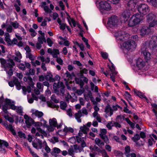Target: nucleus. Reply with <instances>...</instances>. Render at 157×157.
I'll use <instances>...</instances> for the list:
<instances>
[{"label": "nucleus", "mask_w": 157, "mask_h": 157, "mask_svg": "<svg viewBox=\"0 0 157 157\" xmlns=\"http://www.w3.org/2000/svg\"><path fill=\"white\" fill-rule=\"evenodd\" d=\"M94 117L99 122H101V119L100 116L98 112H94L93 114Z\"/></svg>", "instance_id": "obj_39"}, {"label": "nucleus", "mask_w": 157, "mask_h": 157, "mask_svg": "<svg viewBox=\"0 0 157 157\" xmlns=\"http://www.w3.org/2000/svg\"><path fill=\"white\" fill-rule=\"evenodd\" d=\"M119 23V20L117 17L116 16H112L109 17L107 23V28L113 33V34L115 32H118L121 31H114V30L116 29Z\"/></svg>", "instance_id": "obj_3"}, {"label": "nucleus", "mask_w": 157, "mask_h": 157, "mask_svg": "<svg viewBox=\"0 0 157 157\" xmlns=\"http://www.w3.org/2000/svg\"><path fill=\"white\" fill-rule=\"evenodd\" d=\"M43 145L45 146V150L48 153L50 152L51 149L47 145L46 142L45 141H44L43 142Z\"/></svg>", "instance_id": "obj_54"}, {"label": "nucleus", "mask_w": 157, "mask_h": 157, "mask_svg": "<svg viewBox=\"0 0 157 157\" xmlns=\"http://www.w3.org/2000/svg\"><path fill=\"white\" fill-rule=\"evenodd\" d=\"M15 54L16 56L15 57V60L17 62H20V59L22 58L21 53L17 51L16 52Z\"/></svg>", "instance_id": "obj_37"}, {"label": "nucleus", "mask_w": 157, "mask_h": 157, "mask_svg": "<svg viewBox=\"0 0 157 157\" xmlns=\"http://www.w3.org/2000/svg\"><path fill=\"white\" fill-rule=\"evenodd\" d=\"M88 71V70L85 68L83 69H80L79 73V76L80 77L82 78L83 77V76H84L83 74H87Z\"/></svg>", "instance_id": "obj_36"}, {"label": "nucleus", "mask_w": 157, "mask_h": 157, "mask_svg": "<svg viewBox=\"0 0 157 157\" xmlns=\"http://www.w3.org/2000/svg\"><path fill=\"white\" fill-rule=\"evenodd\" d=\"M5 41L9 44L11 43V40L10 38V35L9 33H6L5 34Z\"/></svg>", "instance_id": "obj_41"}, {"label": "nucleus", "mask_w": 157, "mask_h": 157, "mask_svg": "<svg viewBox=\"0 0 157 157\" xmlns=\"http://www.w3.org/2000/svg\"><path fill=\"white\" fill-rule=\"evenodd\" d=\"M23 93L25 95L26 94L27 92L30 93L31 91V88L29 86H27L26 87L25 86L22 87Z\"/></svg>", "instance_id": "obj_32"}, {"label": "nucleus", "mask_w": 157, "mask_h": 157, "mask_svg": "<svg viewBox=\"0 0 157 157\" xmlns=\"http://www.w3.org/2000/svg\"><path fill=\"white\" fill-rule=\"evenodd\" d=\"M130 150V147L129 146H126L125 147L124 154L127 157H130L129 152Z\"/></svg>", "instance_id": "obj_40"}, {"label": "nucleus", "mask_w": 157, "mask_h": 157, "mask_svg": "<svg viewBox=\"0 0 157 157\" xmlns=\"http://www.w3.org/2000/svg\"><path fill=\"white\" fill-rule=\"evenodd\" d=\"M116 119V121L119 122H123V120H125L128 124H129L131 122L128 118H125L123 116H117Z\"/></svg>", "instance_id": "obj_24"}, {"label": "nucleus", "mask_w": 157, "mask_h": 157, "mask_svg": "<svg viewBox=\"0 0 157 157\" xmlns=\"http://www.w3.org/2000/svg\"><path fill=\"white\" fill-rule=\"evenodd\" d=\"M14 84L16 86L17 89V90H20L21 89V86L20 82L18 81L17 80H14Z\"/></svg>", "instance_id": "obj_50"}, {"label": "nucleus", "mask_w": 157, "mask_h": 157, "mask_svg": "<svg viewBox=\"0 0 157 157\" xmlns=\"http://www.w3.org/2000/svg\"><path fill=\"white\" fill-rule=\"evenodd\" d=\"M122 15L124 21H127L131 15V13L129 11L126 10L123 12Z\"/></svg>", "instance_id": "obj_27"}, {"label": "nucleus", "mask_w": 157, "mask_h": 157, "mask_svg": "<svg viewBox=\"0 0 157 157\" xmlns=\"http://www.w3.org/2000/svg\"><path fill=\"white\" fill-rule=\"evenodd\" d=\"M56 133L57 134L61 136H63L66 135V133L64 128L63 130H59Z\"/></svg>", "instance_id": "obj_45"}, {"label": "nucleus", "mask_w": 157, "mask_h": 157, "mask_svg": "<svg viewBox=\"0 0 157 157\" xmlns=\"http://www.w3.org/2000/svg\"><path fill=\"white\" fill-rule=\"evenodd\" d=\"M143 20V17L139 13L133 15L129 20L128 25L130 27H132L139 24Z\"/></svg>", "instance_id": "obj_5"}, {"label": "nucleus", "mask_w": 157, "mask_h": 157, "mask_svg": "<svg viewBox=\"0 0 157 157\" xmlns=\"http://www.w3.org/2000/svg\"><path fill=\"white\" fill-rule=\"evenodd\" d=\"M130 39L131 41H134L135 43V41H136L138 40V36L137 35H134L132 36L131 37L130 36Z\"/></svg>", "instance_id": "obj_60"}, {"label": "nucleus", "mask_w": 157, "mask_h": 157, "mask_svg": "<svg viewBox=\"0 0 157 157\" xmlns=\"http://www.w3.org/2000/svg\"><path fill=\"white\" fill-rule=\"evenodd\" d=\"M4 126L6 128L10 131L12 133L13 135H16V132L15 130L13 128V126L11 124L8 125L7 123H6Z\"/></svg>", "instance_id": "obj_26"}, {"label": "nucleus", "mask_w": 157, "mask_h": 157, "mask_svg": "<svg viewBox=\"0 0 157 157\" xmlns=\"http://www.w3.org/2000/svg\"><path fill=\"white\" fill-rule=\"evenodd\" d=\"M31 112L32 113L33 117L34 116L37 117L38 118H41L44 115L43 113L41 111H39L37 110L34 109H32L31 110ZM41 119H40V120Z\"/></svg>", "instance_id": "obj_18"}, {"label": "nucleus", "mask_w": 157, "mask_h": 157, "mask_svg": "<svg viewBox=\"0 0 157 157\" xmlns=\"http://www.w3.org/2000/svg\"><path fill=\"white\" fill-rule=\"evenodd\" d=\"M146 17L147 21L149 23V28L156 27L157 26V15L150 13Z\"/></svg>", "instance_id": "obj_6"}, {"label": "nucleus", "mask_w": 157, "mask_h": 157, "mask_svg": "<svg viewBox=\"0 0 157 157\" xmlns=\"http://www.w3.org/2000/svg\"><path fill=\"white\" fill-rule=\"evenodd\" d=\"M116 39L120 41V48L124 53H126L129 51L134 50L136 45L133 41H131L130 39V35L124 32L120 31L115 32L114 34Z\"/></svg>", "instance_id": "obj_1"}, {"label": "nucleus", "mask_w": 157, "mask_h": 157, "mask_svg": "<svg viewBox=\"0 0 157 157\" xmlns=\"http://www.w3.org/2000/svg\"><path fill=\"white\" fill-rule=\"evenodd\" d=\"M65 98L67 101H70L72 102H74L75 101L77 100L76 99H72L71 98V96L68 93H67ZM76 99H77V98H76Z\"/></svg>", "instance_id": "obj_38"}, {"label": "nucleus", "mask_w": 157, "mask_h": 157, "mask_svg": "<svg viewBox=\"0 0 157 157\" xmlns=\"http://www.w3.org/2000/svg\"><path fill=\"white\" fill-rule=\"evenodd\" d=\"M91 85V89L92 90H94L96 92L98 93V88L97 86H95L92 82H90Z\"/></svg>", "instance_id": "obj_46"}, {"label": "nucleus", "mask_w": 157, "mask_h": 157, "mask_svg": "<svg viewBox=\"0 0 157 157\" xmlns=\"http://www.w3.org/2000/svg\"><path fill=\"white\" fill-rule=\"evenodd\" d=\"M150 31V29L148 27L146 26H143L140 29V35L142 36L147 35Z\"/></svg>", "instance_id": "obj_20"}, {"label": "nucleus", "mask_w": 157, "mask_h": 157, "mask_svg": "<svg viewBox=\"0 0 157 157\" xmlns=\"http://www.w3.org/2000/svg\"><path fill=\"white\" fill-rule=\"evenodd\" d=\"M68 21L69 24L71 26V23L73 24L74 27H75L76 26V22L75 20L72 18H70V19H68Z\"/></svg>", "instance_id": "obj_56"}, {"label": "nucleus", "mask_w": 157, "mask_h": 157, "mask_svg": "<svg viewBox=\"0 0 157 157\" xmlns=\"http://www.w3.org/2000/svg\"><path fill=\"white\" fill-rule=\"evenodd\" d=\"M36 142H33L32 143L33 147L37 149H40L42 147L43 143L39 139H36Z\"/></svg>", "instance_id": "obj_14"}, {"label": "nucleus", "mask_w": 157, "mask_h": 157, "mask_svg": "<svg viewBox=\"0 0 157 157\" xmlns=\"http://www.w3.org/2000/svg\"><path fill=\"white\" fill-rule=\"evenodd\" d=\"M84 89H79L76 90L75 93H77L78 95H81L84 92Z\"/></svg>", "instance_id": "obj_64"}, {"label": "nucleus", "mask_w": 157, "mask_h": 157, "mask_svg": "<svg viewBox=\"0 0 157 157\" xmlns=\"http://www.w3.org/2000/svg\"><path fill=\"white\" fill-rule=\"evenodd\" d=\"M82 116V114L81 111H79L78 113H75V117L78 122L80 123L81 122V120L80 118Z\"/></svg>", "instance_id": "obj_29"}, {"label": "nucleus", "mask_w": 157, "mask_h": 157, "mask_svg": "<svg viewBox=\"0 0 157 157\" xmlns=\"http://www.w3.org/2000/svg\"><path fill=\"white\" fill-rule=\"evenodd\" d=\"M74 151L72 148H70L68 150V153L69 155L72 156V157H75L74 156Z\"/></svg>", "instance_id": "obj_63"}, {"label": "nucleus", "mask_w": 157, "mask_h": 157, "mask_svg": "<svg viewBox=\"0 0 157 157\" xmlns=\"http://www.w3.org/2000/svg\"><path fill=\"white\" fill-rule=\"evenodd\" d=\"M106 126L109 129H111L112 128V127L113 126V121L108 122Z\"/></svg>", "instance_id": "obj_61"}, {"label": "nucleus", "mask_w": 157, "mask_h": 157, "mask_svg": "<svg viewBox=\"0 0 157 157\" xmlns=\"http://www.w3.org/2000/svg\"><path fill=\"white\" fill-rule=\"evenodd\" d=\"M141 53L143 54L144 58L146 61L150 60L151 58V53L148 52L146 48L144 47L142 48Z\"/></svg>", "instance_id": "obj_13"}, {"label": "nucleus", "mask_w": 157, "mask_h": 157, "mask_svg": "<svg viewBox=\"0 0 157 157\" xmlns=\"http://www.w3.org/2000/svg\"><path fill=\"white\" fill-rule=\"evenodd\" d=\"M64 76L67 78H64V80L66 81V83H67L68 81L71 79V74L68 71H67L66 73L65 74Z\"/></svg>", "instance_id": "obj_42"}, {"label": "nucleus", "mask_w": 157, "mask_h": 157, "mask_svg": "<svg viewBox=\"0 0 157 157\" xmlns=\"http://www.w3.org/2000/svg\"><path fill=\"white\" fill-rule=\"evenodd\" d=\"M33 121L32 119L30 118L27 120H25V122L27 125L30 126L33 123Z\"/></svg>", "instance_id": "obj_51"}, {"label": "nucleus", "mask_w": 157, "mask_h": 157, "mask_svg": "<svg viewBox=\"0 0 157 157\" xmlns=\"http://www.w3.org/2000/svg\"><path fill=\"white\" fill-rule=\"evenodd\" d=\"M10 24L15 29H17L19 26L18 23L16 21L11 22Z\"/></svg>", "instance_id": "obj_55"}, {"label": "nucleus", "mask_w": 157, "mask_h": 157, "mask_svg": "<svg viewBox=\"0 0 157 157\" xmlns=\"http://www.w3.org/2000/svg\"><path fill=\"white\" fill-rule=\"evenodd\" d=\"M8 145V143L7 142L0 140V153H2L5 152V149L2 147L3 146L7 147Z\"/></svg>", "instance_id": "obj_23"}, {"label": "nucleus", "mask_w": 157, "mask_h": 157, "mask_svg": "<svg viewBox=\"0 0 157 157\" xmlns=\"http://www.w3.org/2000/svg\"><path fill=\"white\" fill-rule=\"evenodd\" d=\"M140 139V137L139 134H136L132 138V140L135 142H136Z\"/></svg>", "instance_id": "obj_62"}, {"label": "nucleus", "mask_w": 157, "mask_h": 157, "mask_svg": "<svg viewBox=\"0 0 157 157\" xmlns=\"http://www.w3.org/2000/svg\"><path fill=\"white\" fill-rule=\"evenodd\" d=\"M0 62L1 64L2 67L4 68V70H6L7 68L8 67V66H9V64H7L8 63H14V62L12 59H9L6 61L5 59L3 58H0Z\"/></svg>", "instance_id": "obj_12"}, {"label": "nucleus", "mask_w": 157, "mask_h": 157, "mask_svg": "<svg viewBox=\"0 0 157 157\" xmlns=\"http://www.w3.org/2000/svg\"><path fill=\"white\" fill-rule=\"evenodd\" d=\"M149 45L152 48L155 50H157V37L155 36H153L151 38L149 43Z\"/></svg>", "instance_id": "obj_15"}, {"label": "nucleus", "mask_w": 157, "mask_h": 157, "mask_svg": "<svg viewBox=\"0 0 157 157\" xmlns=\"http://www.w3.org/2000/svg\"><path fill=\"white\" fill-rule=\"evenodd\" d=\"M60 151L61 150L59 148L55 147L53 148V151L51 152V154L55 156H56L57 154L60 153Z\"/></svg>", "instance_id": "obj_33"}, {"label": "nucleus", "mask_w": 157, "mask_h": 157, "mask_svg": "<svg viewBox=\"0 0 157 157\" xmlns=\"http://www.w3.org/2000/svg\"><path fill=\"white\" fill-rule=\"evenodd\" d=\"M125 97L128 101L129 100H131L132 98L131 94L127 91H126L125 93Z\"/></svg>", "instance_id": "obj_53"}, {"label": "nucleus", "mask_w": 157, "mask_h": 157, "mask_svg": "<svg viewBox=\"0 0 157 157\" xmlns=\"http://www.w3.org/2000/svg\"><path fill=\"white\" fill-rule=\"evenodd\" d=\"M40 121L41 122H43V126L46 127L47 128L48 132H50L54 131V127L53 126L51 125L49 126L46 124L47 122L43 119V118L41 119L40 120Z\"/></svg>", "instance_id": "obj_21"}, {"label": "nucleus", "mask_w": 157, "mask_h": 157, "mask_svg": "<svg viewBox=\"0 0 157 157\" xmlns=\"http://www.w3.org/2000/svg\"><path fill=\"white\" fill-rule=\"evenodd\" d=\"M112 65L111 67L109 66V67L112 73H111L114 74L115 75H117V72H116L115 70V67H114V65L112 63H111Z\"/></svg>", "instance_id": "obj_49"}, {"label": "nucleus", "mask_w": 157, "mask_h": 157, "mask_svg": "<svg viewBox=\"0 0 157 157\" xmlns=\"http://www.w3.org/2000/svg\"><path fill=\"white\" fill-rule=\"evenodd\" d=\"M105 112L107 113H109L110 116H111L113 113V110L111 107L109 105L106 106Z\"/></svg>", "instance_id": "obj_30"}, {"label": "nucleus", "mask_w": 157, "mask_h": 157, "mask_svg": "<svg viewBox=\"0 0 157 157\" xmlns=\"http://www.w3.org/2000/svg\"><path fill=\"white\" fill-rule=\"evenodd\" d=\"M134 94L135 95L138 96L139 97H140L141 98H144L147 101V102H148V100L147 98L145 96V95L143 93L136 90V89H134Z\"/></svg>", "instance_id": "obj_25"}, {"label": "nucleus", "mask_w": 157, "mask_h": 157, "mask_svg": "<svg viewBox=\"0 0 157 157\" xmlns=\"http://www.w3.org/2000/svg\"><path fill=\"white\" fill-rule=\"evenodd\" d=\"M31 132L32 133H35V136L40 137L43 139L44 136H47V133L45 131L42 129L40 127H36V128L33 127L32 128Z\"/></svg>", "instance_id": "obj_7"}, {"label": "nucleus", "mask_w": 157, "mask_h": 157, "mask_svg": "<svg viewBox=\"0 0 157 157\" xmlns=\"http://www.w3.org/2000/svg\"><path fill=\"white\" fill-rule=\"evenodd\" d=\"M29 32L30 33L31 36L33 37L35 36L37 34L35 31L32 28H30L29 29Z\"/></svg>", "instance_id": "obj_52"}, {"label": "nucleus", "mask_w": 157, "mask_h": 157, "mask_svg": "<svg viewBox=\"0 0 157 157\" xmlns=\"http://www.w3.org/2000/svg\"><path fill=\"white\" fill-rule=\"evenodd\" d=\"M107 133V131L106 129H101L100 130V133L99 134V136L101 138L106 136V135Z\"/></svg>", "instance_id": "obj_44"}, {"label": "nucleus", "mask_w": 157, "mask_h": 157, "mask_svg": "<svg viewBox=\"0 0 157 157\" xmlns=\"http://www.w3.org/2000/svg\"><path fill=\"white\" fill-rule=\"evenodd\" d=\"M80 129V130L79 131L78 133L79 136H82V133H84L85 134V137H86V135L89 130V128L86 126L84 125L83 126L81 127Z\"/></svg>", "instance_id": "obj_22"}, {"label": "nucleus", "mask_w": 157, "mask_h": 157, "mask_svg": "<svg viewBox=\"0 0 157 157\" xmlns=\"http://www.w3.org/2000/svg\"><path fill=\"white\" fill-rule=\"evenodd\" d=\"M57 21L58 23L60 25V28L62 30H64L65 29L67 26L66 24L65 23H62L61 20L59 18H58L57 19Z\"/></svg>", "instance_id": "obj_34"}, {"label": "nucleus", "mask_w": 157, "mask_h": 157, "mask_svg": "<svg viewBox=\"0 0 157 157\" xmlns=\"http://www.w3.org/2000/svg\"><path fill=\"white\" fill-rule=\"evenodd\" d=\"M96 6L102 14H106L112 9L110 4L107 2L97 1Z\"/></svg>", "instance_id": "obj_4"}, {"label": "nucleus", "mask_w": 157, "mask_h": 157, "mask_svg": "<svg viewBox=\"0 0 157 157\" xmlns=\"http://www.w3.org/2000/svg\"><path fill=\"white\" fill-rule=\"evenodd\" d=\"M45 76L46 80L51 82H54L55 81L54 79L52 77V75L50 72H48L47 75Z\"/></svg>", "instance_id": "obj_28"}, {"label": "nucleus", "mask_w": 157, "mask_h": 157, "mask_svg": "<svg viewBox=\"0 0 157 157\" xmlns=\"http://www.w3.org/2000/svg\"><path fill=\"white\" fill-rule=\"evenodd\" d=\"M60 108L63 109H65L67 106V104L65 102L61 101L60 102Z\"/></svg>", "instance_id": "obj_57"}, {"label": "nucleus", "mask_w": 157, "mask_h": 157, "mask_svg": "<svg viewBox=\"0 0 157 157\" xmlns=\"http://www.w3.org/2000/svg\"><path fill=\"white\" fill-rule=\"evenodd\" d=\"M38 42L43 44V42H46V40L44 36H40L38 38Z\"/></svg>", "instance_id": "obj_48"}, {"label": "nucleus", "mask_w": 157, "mask_h": 157, "mask_svg": "<svg viewBox=\"0 0 157 157\" xmlns=\"http://www.w3.org/2000/svg\"><path fill=\"white\" fill-rule=\"evenodd\" d=\"M137 10L139 13L145 15L149 12L148 6L146 4H140L138 5Z\"/></svg>", "instance_id": "obj_8"}, {"label": "nucleus", "mask_w": 157, "mask_h": 157, "mask_svg": "<svg viewBox=\"0 0 157 157\" xmlns=\"http://www.w3.org/2000/svg\"><path fill=\"white\" fill-rule=\"evenodd\" d=\"M75 80L76 83L79 84L81 88H82L84 85V83L82 80L80 78H75Z\"/></svg>", "instance_id": "obj_43"}, {"label": "nucleus", "mask_w": 157, "mask_h": 157, "mask_svg": "<svg viewBox=\"0 0 157 157\" xmlns=\"http://www.w3.org/2000/svg\"><path fill=\"white\" fill-rule=\"evenodd\" d=\"M135 67L138 70L142 69L146 64L144 61L141 58H138L136 60Z\"/></svg>", "instance_id": "obj_11"}, {"label": "nucleus", "mask_w": 157, "mask_h": 157, "mask_svg": "<svg viewBox=\"0 0 157 157\" xmlns=\"http://www.w3.org/2000/svg\"><path fill=\"white\" fill-rule=\"evenodd\" d=\"M34 126L36 127H40L41 126H43V123L40 122H36L34 123Z\"/></svg>", "instance_id": "obj_59"}, {"label": "nucleus", "mask_w": 157, "mask_h": 157, "mask_svg": "<svg viewBox=\"0 0 157 157\" xmlns=\"http://www.w3.org/2000/svg\"><path fill=\"white\" fill-rule=\"evenodd\" d=\"M95 144L100 147H101L104 145V143L98 138H95Z\"/></svg>", "instance_id": "obj_31"}, {"label": "nucleus", "mask_w": 157, "mask_h": 157, "mask_svg": "<svg viewBox=\"0 0 157 157\" xmlns=\"http://www.w3.org/2000/svg\"><path fill=\"white\" fill-rule=\"evenodd\" d=\"M139 0H130L127 3V8L129 10L134 11L135 10L136 5L138 3Z\"/></svg>", "instance_id": "obj_10"}, {"label": "nucleus", "mask_w": 157, "mask_h": 157, "mask_svg": "<svg viewBox=\"0 0 157 157\" xmlns=\"http://www.w3.org/2000/svg\"><path fill=\"white\" fill-rule=\"evenodd\" d=\"M13 110H15L16 112L20 115H22L23 113V109L21 106H16L14 105V103L9 99H6L4 101V104L2 107L3 111L7 113V109L9 108Z\"/></svg>", "instance_id": "obj_2"}, {"label": "nucleus", "mask_w": 157, "mask_h": 157, "mask_svg": "<svg viewBox=\"0 0 157 157\" xmlns=\"http://www.w3.org/2000/svg\"><path fill=\"white\" fill-rule=\"evenodd\" d=\"M48 52L51 54L53 58H55L57 57L58 55L59 54V52L58 49H54L52 50L50 48L48 49Z\"/></svg>", "instance_id": "obj_19"}, {"label": "nucleus", "mask_w": 157, "mask_h": 157, "mask_svg": "<svg viewBox=\"0 0 157 157\" xmlns=\"http://www.w3.org/2000/svg\"><path fill=\"white\" fill-rule=\"evenodd\" d=\"M49 122L50 125L53 126L54 127H56L57 128H60L62 125V123L58 125L56 119L55 118L49 119Z\"/></svg>", "instance_id": "obj_16"}, {"label": "nucleus", "mask_w": 157, "mask_h": 157, "mask_svg": "<svg viewBox=\"0 0 157 157\" xmlns=\"http://www.w3.org/2000/svg\"><path fill=\"white\" fill-rule=\"evenodd\" d=\"M64 128L66 134L67 132L73 133L74 132V129L72 128L65 126Z\"/></svg>", "instance_id": "obj_47"}, {"label": "nucleus", "mask_w": 157, "mask_h": 157, "mask_svg": "<svg viewBox=\"0 0 157 157\" xmlns=\"http://www.w3.org/2000/svg\"><path fill=\"white\" fill-rule=\"evenodd\" d=\"M53 88L56 94L58 93L59 90H60V92L62 94L65 92L64 86L62 82H59L57 83H54L53 84Z\"/></svg>", "instance_id": "obj_9"}, {"label": "nucleus", "mask_w": 157, "mask_h": 157, "mask_svg": "<svg viewBox=\"0 0 157 157\" xmlns=\"http://www.w3.org/2000/svg\"><path fill=\"white\" fill-rule=\"evenodd\" d=\"M147 2L151 5L157 7V0H146Z\"/></svg>", "instance_id": "obj_35"}, {"label": "nucleus", "mask_w": 157, "mask_h": 157, "mask_svg": "<svg viewBox=\"0 0 157 157\" xmlns=\"http://www.w3.org/2000/svg\"><path fill=\"white\" fill-rule=\"evenodd\" d=\"M31 63L32 65L34 66L39 65L40 64V63L37 60L32 61Z\"/></svg>", "instance_id": "obj_58"}, {"label": "nucleus", "mask_w": 157, "mask_h": 157, "mask_svg": "<svg viewBox=\"0 0 157 157\" xmlns=\"http://www.w3.org/2000/svg\"><path fill=\"white\" fill-rule=\"evenodd\" d=\"M7 64H9V66H8V67L6 69V70H4L6 72V73L8 74L9 76H12L13 74V66L15 65L14 63H8Z\"/></svg>", "instance_id": "obj_17"}]
</instances>
